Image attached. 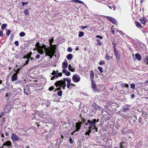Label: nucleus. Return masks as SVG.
I'll return each mask as SVG.
<instances>
[{
    "label": "nucleus",
    "mask_w": 148,
    "mask_h": 148,
    "mask_svg": "<svg viewBox=\"0 0 148 148\" xmlns=\"http://www.w3.org/2000/svg\"><path fill=\"white\" fill-rule=\"evenodd\" d=\"M46 46L44 45L42 47H41L38 49V52L41 54L43 55L44 54V49L45 51V53L46 56L49 57L50 58H52V57L54 55L55 53L56 48H54L53 49H48L46 47Z\"/></svg>",
    "instance_id": "1"
},
{
    "label": "nucleus",
    "mask_w": 148,
    "mask_h": 148,
    "mask_svg": "<svg viewBox=\"0 0 148 148\" xmlns=\"http://www.w3.org/2000/svg\"><path fill=\"white\" fill-rule=\"evenodd\" d=\"M63 79V80H60L57 81L55 83V85L56 87H57L58 86L61 87L63 89H65L66 85L65 82L66 81L67 83V87L68 88H69L71 85V80L69 79L68 78H64Z\"/></svg>",
    "instance_id": "2"
},
{
    "label": "nucleus",
    "mask_w": 148,
    "mask_h": 148,
    "mask_svg": "<svg viewBox=\"0 0 148 148\" xmlns=\"http://www.w3.org/2000/svg\"><path fill=\"white\" fill-rule=\"evenodd\" d=\"M97 121L95 119L91 120H87L86 123H85V124L86 126L88 125V128L91 130V129L96 126L95 123Z\"/></svg>",
    "instance_id": "3"
},
{
    "label": "nucleus",
    "mask_w": 148,
    "mask_h": 148,
    "mask_svg": "<svg viewBox=\"0 0 148 148\" xmlns=\"http://www.w3.org/2000/svg\"><path fill=\"white\" fill-rule=\"evenodd\" d=\"M91 87L93 90L95 92H100V91L96 87V84L94 81L92 79L91 81Z\"/></svg>",
    "instance_id": "4"
},
{
    "label": "nucleus",
    "mask_w": 148,
    "mask_h": 148,
    "mask_svg": "<svg viewBox=\"0 0 148 148\" xmlns=\"http://www.w3.org/2000/svg\"><path fill=\"white\" fill-rule=\"evenodd\" d=\"M72 80L73 82L77 83L79 82L80 80V76L77 74H74L73 76Z\"/></svg>",
    "instance_id": "5"
},
{
    "label": "nucleus",
    "mask_w": 148,
    "mask_h": 148,
    "mask_svg": "<svg viewBox=\"0 0 148 148\" xmlns=\"http://www.w3.org/2000/svg\"><path fill=\"white\" fill-rule=\"evenodd\" d=\"M11 139L13 141H18L20 140L21 138L15 134L13 133L12 134Z\"/></svg>",
    "instance_id": "6"
},
{
    "label": "nucleus",
    "mask_w": 148,
    "mask_h": 148,
    "mask_svg": "<svg viewBox=\"0 0 148 148\" xmlns=\"http://www.w3.org/2000/svg\"><path fill=\"white\" fill-rule=\"evenodd\" d=\"M92 106L96 110H99L100 111H102L103 108L101 107L98 106L95 103L93 102L92 105Z\"/></svg>",
    "instance_id": "7"
},
{
    "label": "nucleus",
    "mask_w": 148,
    "mask_h": 148,
    "mask_svg": "<svg viewBox=\"0 0 148 148\" xmlns=\"http://www.w3.org/2000/svg\"><path fill=\"white\" fill-rule=\"evenodd\" d=\"M10 106L9 104L5 105L3 108L4 111L6 113H8L10 111Z\"/></svg>",
    "instance_id": "8"
},
{
    "label": "nucleus",
    "mask_w": 148,
    "mask_h": 148,
    "mask_svg": "<svg viewBox=\"0 0 148 148\" xmlns=\"http://www.w3.org/2000/svg\"><path fill=\"white\" fill-rule=\"evenodd\" d=\"M130 108V105L128 104H126L123 106V112L127 111L129 110Z\"/></svg>",
    "instance_id": "9"
},
{
    "label": "nucleus",
    "mask_w": 148,
    "mask_h": 148,
    "mask_svg": "<svg viewBox=\"0 0 148 148\" xmlns=\"http://www.w3.org/2000/svg\"><path fill=\"white\" fill-rule=\"evenodd\" d=\"M91 130H90V129H88V130L85 133V137L86 138H87V139H88L90 138V134L91 132Z\"/></svg>",
    "instance_id": "10"
},
{
    "label": "nucleus",
    "mask_w": 148,
    "mask_h": 148,
    "mask_svg": "<svg viewBox=\"0 0 148 148\" xmlns=\"http://www.w3.org/2000/svg\"><path fill=\"white\" fill-rule=\"evenodd\" d=\"M62 72L63 73H65L66 76H69L71 75L70 73L68 71H67V70L64 69L62 70Z\"/></svg>",
    "instance_id": "11"
},
{
    "label": "nucleus",
    "mask_w": 148,
    "mask_h": 148,
    "mask_svg": "<svg viewBox=\"0 0 148 148\" xmlns=\"http://www.w3.org/2000/svg\"><path fill=\"white\" fill-rule=\"evenodd\" d=\"M81 125V124H79V123H76V131H78L80 129Z\"/></svg>",
    "instance_id": "12"
},
{
    "label": "nucleus",
    "mask_w": 148,
    "mask_h": 148,
    "mask_svg": "<svg viewBox=\"0 0 148 148\" xmlns=\"http://www.w3.org/2000/svg\"><path fill=\"white\" fill-rule=\"evenodd\" d=\"M17 79V75L16 74H14L12 77L11 80L12 81H16Z\"/></svg>",
    "instance_id": "13"
},
{
    "label": "nucleus",
    "mask_w": 148,
    "mask_h": 148,
    "mask_svg": "<svg viewBox=\"0 0 148 148\" xmlns=\"http://www.w3.org/2000/svg\"><path fill=\"white\" fill-rule=\"evenodd\" d=\"M68 68V69L71 72L75 71V68L73 67L72 66H71V64L69 65Z\"/></svg>",
    "instance_id": "14"
},
{
    "label": "nucleus",
    "mask_w": 148,
    "mask_h": 148,
    "mask_svg": "<svg viewBox=\"0 0 148 148\" xmlns=\"http://www.w3.org/2000/svg\"><path fill=\"white\" fill-rule=\"evenodd\" d=\"M12 143L10 141H7L5 143L3 144V145H6L8 146H11Z\"/></svg>",
    "instance_id": "15"
},
{
    "label": "nucleus",
    "mask_w": 148,
    "mask_h": 148,
    "mask_svg": "<svg viewBox=\"0 0 148 148\" xmlns=\"http://www.w3.org/2000/svg\"><path fill=\"white\" fill-rule=\"evenodd\" d=\"M29 88L28 87H26L24 88V92L25 94L28 95V92L29 91Z\"/></svg>",
    "instance_id": "16"
},
{
    "label": "nucleus",
    "mask_w": 148,
    "mask_h": 148,
    "mask_svg": "<svg viewBox=\"0 0 148 148\" xmlns=\"http://www.w3.org/2000/svg\"><path fill=\"white\" fill-rule=\"evenodd\" d=\"M68 66L67 63L65 62H63L62 63V68L64 69L67 68Z\"/></svg>",
    "instance_id": "17"
},
{
    "label": "nucleus",
    "mask_w": 148,
    "mask_h": 148,
    "mask_svg": "<svg viewBox=\"0 0 148 148\" xmlns=\"http://www.w3.org/2000/svg\"><path fill=\"white\" fill-rule=\"evenodd\" d=\"M135 24L137 27L139 28H140V27L142 28V27L141 26V24L139 23L137 21H135Z\"/></svg>",
    "instance_id": "18"
},
{
    "label": "nucleus",
    "mask_w": 148,
    "mask_h": 148,
    "mask_svg": "<svg viewBox=\"0 0 148 148\" xmlns=\"http://www.w3.org/2000/svg\"><path fill=\"white\" fill-rule=\"evenodd\" d=\"M135 56L136 57V58H137V59L138 60H140L141 59V56H140V55H139V54H138V53H136L135 54Z\"/></svg>",
    "instance_id": "19"
},
{
    "label": "nucleus",
    "mask_w": 148,
    "mask_h": 148,
    "mask_svg": "<svg viewBox=\"0 0 148 148\" xmlns=\"http://www.w3.org/2000/svg\"><path fill=\"white\" fill-rule=\"evenodd\" d=\"M116 57V60H119L120 58V55L119 53H118L116 54H114Z\"/></svg>",
    "instance_id": "20"
},
{
    "label": "nucleus",
    "mask_w": 148,
    "mask_h": 148,
    "mask_svg": "<svg viewBox=\"0 0 148 148\" xmlns=\"http://www.w3.org/2000/svg\"><path fill=\"white\" fill-rule=\"evenodd\" d=\"M73 57V55L71 54H68L66 56V58L68 60H71Z\"/></svg>",
    "instance_id": "21"
},
{
    "label": "nucleus",
    "mask_w": 148,
    "mask_h": 148,
    "mask_svg": "<svg viewBox=\"0 0 148 148\" xmlns=\"http://www.w3.org/2000/svg\"><path fill=\"white\" fill-rule=\"evenodd\" d=\"M94 73L91 71L90 75V79H91V80L93 79V78L94 77Z\"/></svg>",
    "instance_id": "22"
},
{
    "label": "nucleus",
    "mask_w": 148,
    "mask_h": 148,
    "mask_svg": "<svg viewBox=\"0 0 148 148\" xmlns=\"http://www.w3.org/2000/svg\"><path fill=\"white\" fill-rule=\"evenodd\" d=\"M110 21L113 23H114L115 24L117 23V22L116 20L114 18H112L110 20Z\"/></svg>",
    "instance_id": "23"
},
{
    "label": "nucleus",
    "mask_w": 148,
    "mask_h": 148,
    "mask_svg": "<svg viewBox=\"0 0 148 148\" xmlns=\"http://www.w3.org/2000/svg\"><path fill=\"white\" fill-rule=\"evenodd\" d=\"M141 22L143 25H145L146 24V20L144 18H141L140 19Z\"/></svg>",
    "instance_id": "24"
},
{
    "label": "nucleus",
    "mask_w": 148,
    "mask_h": 148,
    "mask_svg": "<svg viewBox=\"0 0 148 148\" xmlns=\"http://www.w3.org/2000/svg\"><path fill=\"white\" fill-rule=\"evenodd\" d=\"M119 33H120V34L121 35H122L123 36H124V35L126 36L127 37V38H128L129 37V36L127 35H126V34H125L124 33H123L122 31H119Z\"/></svg>",
    "instance_id": "25"
},
{
    "label": "nucleus",
    "mask_w": 148,
    "mask_h": 148,
    "mask_svg": "<svg viewBox=\"0 0 148 148\" xmlns=\"http://www.w3.org/2000/svg\"><path fill=\"white\" fill-rule=\"evenodd\" d=\"M7 24H3L1 26V28L2 29H4L7 27Z\"/></svg>",
    "instance_id": "26"
},
{
    "label": "nucleus",
    "mask_w": 148,
    "mask_h": 148,
    "mask_svg": "<svg viewBox=\"0 0 148 148\" xmlns=\"http://www.w3.org/2000/svg\"><path fill=\"white\" fill-rule=\"evenodd\" d=\"M25 35V33L23 32H21L19 34V36L21 37H23Z\"/></svg>",
    "instance_id": "27"
},
{
    "label": "nucleus",
    "mask_w": 148,
    "mask_h": 148,
    "mask_svg": "<svg viewBox=\"0 0 148 148\" xmlns=\"http://www.w3.org/2000/svg\"><path fill=\"white\" fill-rule=\"evenodd\" d=\"M98 128L95 126L94 127L92 128V129H91V130H93L94 132H97V131Z\"/></svg>",
    "instance_id": "28"
},
{
    "label": "nucleus",
    "mask_w": 148,
    "mask_h": 148,
    "mask_svg": "<svg viewBox=\"0 0 148 148\" xmlns=\"http://www.w3.org/2000/svg\"><path fill=\"white\" fill-rule=\"evenodd\" d=\"M84 35V33L83 32H80L79 33V37H81Z\"/></svg>",
    "instance_id": "29"
},
{
    "label": "nucleus",
    "mask_w": 148,
    "mask_h": 148,
    "mask_svg": "<svg viewBox=\"0 0 148 148\" xmlns=\"http://www.w3.org/2000/svg\"><path fill=\"white\" fill-rule=\"evenodd\" d=\"M24 12L26 15H29V10L28 9H26L25 10Z\"/></svg>",
    "instance_id": "30"
},
{
    "label": "nucleus",
    "mask_w": 148,
    "mask_h": 148,
    "mask_svg": "<svg viewBox=\"0 0 148 148\" xmlns=\"http://www.w3.org/2000/svg\"><path fill=\"white\" fill-rule=\"evenodd\" d=\"M57 94L59 96H61L62 94V91L61 90H60L57 92Z\"/></svg>",
    "instance_id": "31"
},
{
    "label": "nucleus",
    "mask_w": 148,
    "mask_h": 148,
    "mask_svg": "<svg viewBox=\"0 0 148 148\" xmlns=\"http://www.w3.org/2000/svg\"><path fill=\"white\" fill-rule=\"evenodd\" d=\"M144 61L147 64H148V56L145 59Z\"/></svg>",
    "instance_id": "32"
},
{
    "label": "nucleus",
    "mask_w": 148,
    "mask_h": 148,
    "mask_svg": "<svg viewBox=\"0 0 148 148\" xmlns=\"http://www.w3.org/2000/svg\"><path fill=\"white\" fill-rule=\"evenodd\" d=\"M144 61L147 64H148V56L145 59Z\"/></svg>",
    "instance_id": "33"
},
{
    "label": "nucleus",
    "mask_w": 148,
    "mask_h": 148,
    "mask_svg": "<svg viewBox=\"0 0 148 148\" xmlns=\"http://www.w3.org/2000/svg\"><path fill=\"white\" fill-rule=\"evenodd\" d=\"M144 61L147 64H148V56L145 59Z\"/></svg>",
    "instance_id": "34"
},
{
    "label": "nucleus",
    "mask_w": 148,
    "mask_h": 148,
    "mask_svg": "<svg viewBox=\"0 0 148 148\" xmlns=\"http://www.w3.org/2000/svg\"><path fill=\"white\" fill-rule=\"evenodd\" d=\"M114 54L118 53V50H117L116 49V47L115 46H114Z\"/></svg>",
    "instance_id": "35"
},
{
    "label": "nucleus",
    "mask_w": 148,
    "mask_h": 148,
    "mask_svg": "<svg viewBox=\"0 0 148 148\" xmlns=\"http://www.w3.org/2000/svg\"><path fill=\"white\" fill-rule=\"evenodd\" d=\"M131 86V88H132V89H135V84H132L130 85Z\"/></svg>",
    "instance_id": "36"
},
{
    "label": "nucleus",
    "mask_w": 148,
    "mask_h": 148,
    "mask_svg": "<svg viewBox=\"0 0 148 148\" xmlns=\"http://www.w3.org/2000/svg\"><path fill=\"white\" fill-rule=\"evenodd\" d=\"M54 75V76H55V77L57 78H58L59 77V75L58 72H56Z\"/></svg>",
    "instance_id": "37"
},
{
    "label": "nucleus",
    "mask_w": 148,
    "mask_h": 148,
    "mask_svg": "<svg viewBox=\"0 0 148 148\" xmlns=\"http://www.w3.org/2000/svg\"><path fill=\"white\" fill-rule=\"evenodd\" d=\"M98 69L101 73H102L103 72V69L101 67L99 66L98 67Z\"/></svg>",
    "instance_id": "38"
},
{
    "label": "nucleus",
    "mask_w": 148,
    "mask_h": 148,
    "mask_svg": "<svg viewBox=\"0 0 148 148\" xmlns=\"http://www.w3.org/2000/svg\"><path fill=\"white\" fill-rule=\"evenodd\" d=\"M69 141L71 144H73V141L71 138H70Z\"/></svg>",
    "instance_id": "39"
},
{
    "label": "nucleus",
    "mask_w": 148,
    "mask_h": 148,
    "mask_svg": "<svg viewBox=\"0 0 148 148\" xmlns=\"http://www.w3.org/2000/svg\"><path fill=\"white\" fill-rule=\"evenodd\" d=\"M124 143V142L123 141H122L120 143V148H124V147L123 146V144Z\"/></svg>",
    "instance_id": "40"
},
{
    "label": "nucleus",
    "mask_w": 148,
    "mask_h": 148,
    "mask_svg": "<svg viewBox=\"0 0 148 148\" xmlns=\"http://www.w3.org/2000/svg\"><path fill=\"white\" fill-rule=\"evenodd\" d=\"M106 59L108 60L110 59V57L108 54H106Z\"/></svg>",
    "instance_id": "41"
},
{
    "label": "nucleus",
    "mask_w": 148,
    "mask_h": 148,
    "mask_svg": "<svg viewBox=\"0 0 148 148\" xmlns=\"http://www.w3.org/2000/svg\"><path fill=\"white\" fill-rule=\"evenodd\" d=\"M73 1H74V0H73ZM75 2L76 3H84L81 1H80V0H75Z\"/></svg>",
    "instance_id": "42"
},
{
    "label": "nucleus",
    "mask_w": 148,
    "mask_h": 148,
    "mask_svg": "<svg viewBox=\"0 0 148 148\" xmlns=\"http://www.w3.org/2000/svg\"><path fill=\"white\" fill-rule=\"evenodd\" d=\"M11 31L10 30H8L6 32V35L8 36L10 34Z\"/></svg>",
    "instance_id": "43"
},
{
    "label": "nucleus",
    "mask_w": 148,
    "mask_h": 148,
    "mask_svg": "<svg viewBox=\"0 0 148 148\" xmlns=\"http://www.w3.org/2000/svg\"><path fill=\"white\" fill-rule=\"evenodd\" d=\"M105 64V62L104 61H101L99 62V64L100 65L104 64Z\"/></svg>",
    "instance_id": "44"
},
{
    "label": "nucleus",
    "mask_w": 148,
    "mask_h": 148,
    "mask_svg": "<svg viewBox=\"0 0 148 148\" xmlns=\"http://www.w3.org/2000/svg\"><path fill=\"white\" fill-rule=\"evenodd\" d=\"M97 43L99 45H101V43L100 42V40L99 39H97Z\"/></svg>",
    "instance_id": "45"
},
{
    "label": "nucleus",
    "mask_w": 148,
    "mask_h": 148,
    "mask_svg": "<svg viewBox=\"0 0 148 148\" xmlns=\"http://www.w3.org/2000/svg\"><path fill=\"white\" fill-rule=\"evenodd\" d=\"M36 47L38 48L41 47V46H40L39 43V42H37L36 44Z\"/></svg>",
    "instance_id": "46"
},
{
    "label": "nucleus",
    "mask_w": 148,
    "mask_h": 148,
    "mask_svg": "<svg viewBox=\"0 0 148 148\" xmlns=\"http://www.w3.org/2000/svg\"><path fill=\"white\" fill-rule=\"evenodd\" d=\"M105 17L106 18L109 19L110 21V20L112 18V17H110V16H105Z\"/></svg>",
    "instance_id": "47"
},
{
    "label": "nucleus",
    "mask_w": 148,
    "mask_h": 148,
    "mask_svg": "<svg viewBox=\"0 0 148 148\" xmlns=\"http://www.w3.org/2000/svg\"><path fill=\"white\" fill-rule=\"evenodd\" d=\"M86 121L84 120H82L80 122V123H79V124H81V125L83 123H84L85 122L86 123Z\"/></svg>",
    "instance_id": "48"
},
{
    "label": "nucleus",
    "mask_w": 148,
    "mask_h": 148,
    "mask_svg": "<svg viewBox=\"0 0 148 148\" xmlns=\"http://www.w3.org/2000/svg\"><path fill=\"white\" fill-rule=\"evenodd\" d=\"M16 46H18L19 45V42H18V41H16L14 42Z\"/></svg>",
    "instance_id": "49"
},
{
    "label": "nucleus",
    "mask_w": 148,
    "mask_h": 148,
    "mask_svg": "<svg viewBox=\"0 0 148 148\" xmlns=\"http://www.w3.org/2000/svg\"><path fill=\"white\" fill-rule=\"evenodd\" d=\"M22 5L24 6V5H27L28 4V2H22Z\"/></svg>",
    "instance_id": "50"
},
{
    "label": "nucleus",
    "mask_w": 148,
    "mask_h": 148,
    "mask_svg": "<svg viewBox=\"0 0 148 148\" xmlns=\"http://www.w3.org/2000/svg\"><path fill=\"white\" fill-rule=\"evenodd\" d=\"M68 51L70 52H71L72 51V49L71 47H69L67 50Z\"/></svg>",
    "instance_id": "51"
},
{
    "label": "nucleus",
    "mask_w": 148,
    "mask_h": 148,
    "mask_svg": "<svg viewBox=\"0 0 148 148\" xmlns=\"http://www.w3.org/2000/svg\"><path fill=\"white\" fill-rule=\"evenodd\" d=\"M54 88L53 87L51 86L49 88V90L50 91H51L53 90Z\"/></svg>",
    "instance_id": "52"
},
{
    "label": "nucleus",
    "mask_w": 148,
    "mask_h": 148,
    "mask_svg": "<svg viewBox=\"0 0 148 148\" xmlns=\"http://www.w3.org/2000/svg\"><path fill=\"white\" fill-rule=\"evenodd\" d=\"M45 102L47 103V104H46V105L48 107L49 106V105L50 102L47 100L46 101H45Z\"/></svg>",
    "instance_id": "53"
},
{
    "label": "nucleus",
    "mask_w": 148,
    "mask_h": 148,
    "mask_svg": "<svg viewBox=\"0 0 148 148\" xmlns=\"http://www.w3.org/2000/svg\"><path fill=\"white\" fill-rule=\"evenodd\" d=\"M96 37L97 38H99L100 39H102L103 38L102 36H100L99 35H97L96 36Z\"/></svg>",
    "instance_id": "54"
},
{
    "label": "nucleus",
    "mask_w": 148,
    "mask_h": 148,
    "mask_svg": "<svg viewBox=\"0 0 148 148\" xmlns=\"http://www.w3.org/2000/svg\"><path fill=\"white\" fill-rule=\"evenodd\" d=\"M138 122H139L140 123H141L142 122V119H141V117H140L138 120Z\"/></svg>",
    "instance_id": "55"
},
{
    "label": "nucleus",
    "mask_w": 148,
    "mask_h": 148,
    "mask_svg": "<svg viewBox=\"0 0 148 148\" xmlns=\"http://www.w3.org/2000/svg\"><path fill=\"white\" fill-rule=\"evenodd\" d=\"M3 35V32L2 31H0V36L2 37Z\"/></svg>",
    "instance_id": "56"
},
{
    "label": "nucleus",
    "mask_w": 148,
    "mask_h": 148,
    "mask_svg": "<svg viewBox=\"0 0 148 148\" xmlns=\"http://www.w3.org/2000/svg\"><path fill=\"white\" fill-rule=\"evenodd\" d=\"M40 57V55L39 54H38L36 55L35 58L37 59H38Z\"/></svg>",
    "instance_id": "57"
},
{
    "label": "nucleus",
    "mask_w": 148,
    "mask_h": 148,
    "mask_svg": "<svg viewBox=\"0 0 148 148\" xmlns=\"http://www.w3.org/2000/svg\"><path fill=\"white\" fill-rule=\"evenodd\" d=\"M87 27H88V26H82L81 27V28H82L83 29H85Z\"/></svg>",
    "instance_id": "58"
},
{
    "label": "nucleus",
    "mask_w": 148,
    "mask_h": 148,
    "mask_svg": "<svg viewBox=\"0 0 148 148\" xmlns=\"http://www.w3.org/2000/svg\"><path fill=\"white\" fill-rule=\"evenodd\" d=\"M5 135L7 136H9V133L6 132H5Z\"/></svg>",
    "instance_id": "59"
},
{
    "label": "nucleus",
    "mask_w": 148,
    "mask_h": 148,
    "mask_svg": "<svg viewBox=\"0 0 148 148\" xmlns=\"http://www.w3.org/2000/svg\"><path fill=\"white\" fill-rule=\"evenodd\" d=\"M56 72H55V71L54 70L53 71V72L51 73V74L52 75H54L55 73H56Z\"/></svg>",
    "instance_id": "60"
},
{
    "label": "nucleus",
    "mask_w": 148,
    "mask_h": 148,
    "mask_svg": "<svg viewBox=\"0 0 148 148\" xmlns=\"http://www.w3.org/2000/svg\"><path fill=\"white\" fill-rule=\"evenodd\" d=\"M121 86H125V83H122L120 84Z\"/></svg>",
    "instance_id": "61"
},
{
    "label": "nucleus",
    "mask_w": 148,
    "mask_h": 148,
    "mask_svg": "<svg viewBox=\"0 0 148 148\" xmlns=\"http://www.w3.org/2000/svg\"><path fill=\"white\" fill-rule=\"evenodd\" d=\"M135 95H134V94H132L131 95V98H133L134 97H135Z\"/></svg>",
    "instance_id": "62"
},
{
    "label": "nucleus",
    "mask_w": 148,
    "mask_h": 148,
    "mask_svg": "<svg viewBox=\"0 0 148 148\" xmlns=\"http://www.w3.org/2000/svg\"><path fill=\"white\" fill-rule=\"evenodd\" d=\"M55 77V76H53L51 78V80H53L54 79Z\"/></svg>",
    "instance_id": "63"
},
{
    "label": "nucleus",
    "mask_w": 148,
    "mask_h": 148,
    "mask_svg": "<svg viewBox=\"0 0 148 148\" xmlns=\"http://www.w3.org/2000/svg\"><path fill=\"white\" fill-rule=\"evenodd\" d=\"M125 86L127 88H128V87H129V86H128V84H125Z\"/></svg>",
    "instance_id": "64"
}]
</instances>
